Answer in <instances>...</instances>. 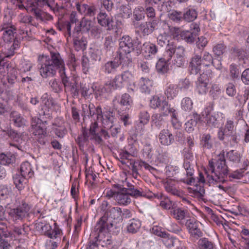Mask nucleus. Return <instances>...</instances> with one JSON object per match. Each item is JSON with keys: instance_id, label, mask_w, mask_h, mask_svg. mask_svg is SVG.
<instances>
[{"instance_id": "39448f33", "label": "nucleus", "mask_w": 249, "mask_h": 249, "mask_svg": "<svg viewBox=\"0 0 249 249\" xmlns=\"http://www.w3.org/2000/svg\"><path fill=\"white\" fill-rule=\"evenodd\" d=\"M94 230L98 232L99 242L102 247L108 249L109 245L108 216L103 215L96 223Z\"/></svg>"}, {"instance_id": "412c9836", "label": "nucleus", "mask_w": 249, "mask_h": 249, "mask_svg": "<svg viewBox=\"0 0 249 249\" xmlns=\"http://www.w3.org/2000/svg\"><path fill=\"white\" fill-rule=\"evenodd\" d=\"M158 138L160 143L164 146L171 145L174 142V137L168 129H163L159 133Z\"/></svg>"}, {"instance_id": "6e6d98bb", "label": "nucleus", "mask_w": 249, "mask_h": 249, "mask_svg": "<svg viewBox=\"0 0 249 249\" xmlns=\"http://www.w3.org/2000/svg\"><path fill=\"white\" fill-rule=\"evenodd\" d=\"M193 102L189 97L184 98L181 101V108L185 111H190L193 108Z\"/></svg>"}, {"instance_id": "cd10ccee", "label": "nucleus", "mask_w": 249, "mask_h": 249, "mask_svg": "<svg viewBox=\"0 0 249 249\" xmlns=\"http://www.w3.org/2000/svg\"><path fill=\"white\" fill-rule=\"evenodd\" d=\"M201 61L203 63V67L204 68H208L211 64H213L217 69L220 70L222 67L221 63L218 60V64L217 65H215V62H213L212 55L208 52H205L201 57Z\"/></svg>"}, {"instance_id": "49530a36", "label": "nucleus", "mask_w": 249, "mask_h": 249, "mask_svg": "<svg viewBox=\"0 0 249 249\" xmlns=\"http://www.w3.org/2000/svg\"><path fill=\"white\" fill-rule=\"evenodd\" d=\"M140 29L145 31L146 30L153 31L157 30L158 27V23L157 20H153L152 22H146L140 25Z\"/></svg>"}, {"instance_id": "a211bd4d", "label": "nucleus", "mask_w": 249, "mask_h": 249, "mask_svg": "<svg viewBox=\"0 0 249 249\" xmlns=\"http://www.w3.org/2000/svg\"><path fill=\"white\" fill-rule=\"evenodd\" d=\"M202 116L206 117V124L211 127H218L219 125V116L217 113L211 114L208 108H206L202 113Z\"/></svg>"}, {"instance_id": "7c9ffc66", "label": "nucleus", "mask_w": 249, "mask_h": 249, "mask_svg": "<svg viewBox=\"0 0 249 249\" xmlns=\"http://www.w3.org/2000/svg\"><path fill=\"white\" fill-rule=\"evenodd\" d=\"M36 230L41 234L47 237H52L50 233L51 226L48 223L43 222H37L35 224Z\"/></svg>"}, {"instance_id": "f257e3e1", "label": "nucleus", "mask_w": 249, "mask_h": 249, "mask_svg": "<svg viewBox=\"0 0 249 249\" xmlns=\"http://www.w3.org/2000/svg\"><path fill=\"white\" fill-rule=\"evenodd\" d=\"M38 60L40 62V73L44 78L52 77L59 70L60 76H61L62 70L65 71L64 60L58 53H50V57L42 55L39 56Z\"/></svg>"}, {"instance_id": "473e14b6", "label": "nucleus", "mask_w": 249, "mask_h": 249, "mask_svg": "<svg viewBox=\"0 0 249 249\" xmlns=\"http://www.w3.org/2000/svg\"><path fill=\"white\" fill-rule=\"evenodd\" d=\"M165 123L162 114L160 113L153 114L151 116V126L160 129Z\"/></svg>"}, {"instance_id": "58836bf2", "label": "nucleus", "mask_w": 249, "mask_h": 249, "mask_svg": "<svg viewBox=\"0 0 249 249\" xmlns=\"http://www.w3.org/2000/svg\"><path fill=\"white\" fill-rule=\"evenodd\" d=\"M112 102L114 105H115L117 103L122 106H131L133 103V100L128 94L124 93L122 95L120 102H119V99L116 97L113 100Z\"/></svg>"}, {"instance_id": "4c0bfd02", "label": "nucleus", "mask_w": 249, "mask_h": 249, "mask_svg": "<svg viewBox=\"0 0 249 249\" xmlns=\"http://www.w3.org/2000/svg\"><path fill=\"white\" fill-rule=\"evenodd\" d=\"M197 13L196 10L191 7H187L183 13V19L190 22L194 20L197 17Z\"/></svg>"}, {"instance_id": "5fc2aeb1", "label": "nucleus", "mask_w": 249, "mask_h": 249, "mask_svg": "<svg viewBox=\"0 0 249 249\" xmlns=\"http://www.w3.org/2000/svg\"><path fill=\"white\" fill-rule=\"evenodd\" d=\"M228 160L235 163H238L240 161L241 156L240 154L234 151L231 150L227 153Z\"/></svg>"}, {"instance_id": "c03bdc74", "label": "nucleus", "mask_w": 249, "mask_h": 249, "mask_svg": "<svg viewBox=\"0 0 249 249\" xmlns=\"http://www.w3.org/2000/svg\"><path fill=\"white\" fill-rule=\"evenodd\" d=\"M162 242L167 248H171L177 245L179 241L176 238L170 237L167 233L166 235L162 238Z\"/></svg>"}, {"instance_id": "a878e982", "label": "nucleus", "mask_w": 249, "mask_h": 249, "mask_svg": "<svg viewBox=\"0 0 249 249\" xmlns=\"http://www.w3.org/2000/svg\"><path fill=\"white\" fill-rule=\"evenodd\" d=\"M10 120L15 126L18 127L25 125L26 123V120L16 111H12L10 113Z\"/></svg>"}, {"instance_id": "0eeeda50", "label": "nucleus", "mask_w": 249, "mask_h": 249, "mask_svg": "<svg viewBox=\"0 0 249 249\" xmlns=\"http://www.w3.org/2000/svg\"><path fill=\"white\" fill-rule=\"evenodd\" d=\"M114 190H110V197H114L120 204L127 205L131 202V199L127 188H121V185L116 183L112 184Z\"/></svg>"}, {"instance_id": "ddd939ff", "label": "nucleus", "mask_w": 249, "mask_h": 249, "mask_svg": "<svg viewBox=\"0 0 249 249\" xmlns=\"http://www.w3.org/2000/svg\"><path fill=\"white\" fill-rule=\"evenodd\" d=\"M88 109L89 110L88 116H90L93 117L94 115H96L97 120H100L105 127L109 124V113L106 112L103 113L101 108L100 107L95 108L93 104L89 105Z\"/></svg>"}, {"instance_id": "69168bd1", "label": "nucleus", "mask_w": 249, "mask_h": 249, "mask_svg": "<svg viewBox=\"0 0 249 249\" xmlns=\"http://www.w3.org/2000/svg\"><path fill=\"white\" fill-rule=\"evenodd\" d=\"M107 16L106 13L101 12L97 17L98 23L102 26H107L109 24V19L107 18Z\"/></svg>"}, {"instance_id": "aec40b11", "label": "nucleus", "mask_w": 249, "mask_h": 249, "mask_svg": "<svg viewBox=\"0 0 249 249\" xmlns=\"http://www.w3.org/2000/svg\"><path fill=\"white\" fill-rule=\"evenodd\" d=\"M202 63L201 56L197 54L195 55L189 63V69L191 74L196 75L199 73L202 68L203 67Z\"/></svg>"}, {"instance_id": "4468645a", "label": "nucleus", "mask_w": 249, "mask_h": 249, "mask_svg": "<svg viewBox=\"0 0 249 249\" xmlns=\"http://www.w3.org/2000/svg\"><path fill=\"white\" fill-rule=\"evenodd\" d=\"M40 101V115L49 117L51 108L54 105L53 98L50 97L47 93H45L41 96Z\"/></svg>"}, {"instance_id": "37998d69", "label": "nucleus", "mask_w": 249, "mask_h": 249, "mask_svg": "<svg viewBox=\"0 0 249 249\" xmlns=\"http://www.w3.org/2000/svg\"><path fill=\"white\" fill-rule=\"evenodd\" d=\"M141 226V223L140 220L133 219L130 220L129 223L127 226V231L129 232L134 233L137 232Z\"/></svg>"}, {"instance_id": "4d7b16f0", "label": "nucleus", "mask_w": 249, "mask_h": 249, "mask_svg": "<svg viewBox=\"0 0 249 249\" xmlns=\"http://www.w3.org/2000/svg\"><path fill=\"white\" fill-rule=\"evenodd\" d=\"M49 85L52 90L55 93H59L62 90V87L61 83L56 79L50 80L49 82Z\"/></svg>"}, {"instance_id": "c9c22d12", "label": "nucleus", "mask_w": 249, "mask_h": 249, "mask_svg": "<svg viewBox=\"0 0 249 249\" xmlns=\"http://www.w3.org/2000/svg\"><path fill=\"white\" fill-rule=\"evenodd\" d=\"M168 59L166 60L165 58H161L159 59L156 64V70L160 74H164L168 72L169 70V66Z\"/></svg>"}, {"instance_id": "0e129e2a", "label": "nucleus", "mask_w": 249, "mask_h": 249, "mask_svg": "<svg viewBox=\"0 0 249 249\" xmlns=\"http://www.w3.org/2000/svg\"><path fill=\"white\" fill-rule=\"evenodd\" d=\"M162 101L159 96H154L150 100V107L153 109H156L161 107Z\"/></svg>"}, {"instance_id": "a19ab883", "label": "nucleus", "mask_w": 249, "mask_h": 249, "mask_svg": "<svg viewBox=\"0 0 249 249\" xmlns=\"http://www.w3.org/2000/svg\"><path fill=\"white\" fill-rule=\"evenodd\" d=\"M178 91L177 86L170 84L166 88L165 90V94L168 99H172L177 95Z\"/></svg>"}, {"instance_id": "79ce46f5", "label": "nucleus", "mask_w": 249, "mask_h": 249, "mask_svg": "<svg viewBox=\"0 0 249 249\" xmlns=\"http://www.w3.org/2000/svg\"><path fill=\"white\" fill-rule=\"evenodd\" d=\"M198 249H213V244L207 238H200L197 243Z\"/></svg>"}, {"instance_id": "393cba45", "label": "nucleus", "mask_w": 249, "mask_h": 249, "mask_svg": "<svg viewBox=\"0 0 249 249\" xmlns=\"http://www.w3.org/2000/svg\"><path fill=\"white\" fill-rule=\"evenodd\" d=\"M190 116V119L185 124V130L188 133L192 132L195 130L197 123L201 120L200 115L195 112H193Z\"/></svg>"}, {"instance_id": "a18cd8bd", "label": "nucleus", "mask_w": 249, "mask_h": 249, "mask_svg": "<svg viewBox=\"0 0 249 249\" xmlns=\"http://www.w3.org/2000/svg\"><path fill=\"white\" fill-rule=\"evenodd\" d=\"M80 90L82 96L85 98H88L94 91L95 89L93 86H92L90 89L89 85L81 83Z\"/></svg>"}, {"instance_id": "20e7f679", "label": "nucleus", "mask_w": 249, "mask_h": 249, "mask_svg": "<svg viewBox=\"0 0 249 249\" xmlns=\"http://www.w3.org/2000/svg\"><path fill=\"white\" fill-rule=\"evenodd\" d=\"M119 46V53H117L114 59L110 61V66L112 69L117 68L121 63L123 53H129L134 49L132 39L128 36H124L121 38Z\"/></svg>"}, {"instance_id": "e433bc0d", "label": "nucleus", "mask_w": 249, "mask_h": 249, "mask_svg": "<svg viewBox=\"0 0 249 249\" xmlns=\"http://www.w3.org/2000/svg\"><path fill=\"white\" fill-rule=\"evenodd\" d=\"M21 175L24 178H30L34 175L31 165L28 161L23 162L20 166Z\"/></svg>"}, {"instance_id": "864d4df0", "label": "nucleus", "mask_w": 249, "mask_h": 249, "mask_svg": "<svg viewBox=\"0 0 249 249\" xmlns=\"http://www.w3.org/2000/svg\"><path fill=\"white\" fill-rule=\"evenodd\" d=\"M209 93L213 99H216L220 96L221 89L218 85L213 84L212 85Z\"/></svg>"}, {"instance_id": "338daca9", "label": "nucleus", "mask_w": 249, "mask_h": 249, "mask_svg": "<svg viewBox=\"0 0 249 249\" xmlns=\"http://www.w3.org/2000/svg\"><path fill=\"white\" fill-rule=\"evenodd\" d=\"M231 76L234 79H238L239 77L240 71L237 66L235 64H231L230 66Z\"/></svg>"}, {"instance_id": "1a4fd4ad", "label": "nucleus", "mask_w": 249, "mask_h": 249, "mask_svg": "<svg viewBox=\"0 0 249 249\" xmlns=\"http://www.w3.org/2000/svg\"><path fill=\"white\" fill-rule=\"evenodd\" d=\"M2 39L7 43L5 45L7 50L3 53L4 57H10L14 54L15 50L18 47V41L14 36V32H4Z\"/></svg>"}, {"instance_id": "6ab92c4d", "label": "nucleus", "mask_w": 249, "mask_h": 249, "mask_svg": "<svg viewBox=\"0 0 249 249\" xmlns=\"http://www.w3.org/2000/svg\"><path fill=\"white\" fill-rule=\"evenodd\" d=\"M234 127L233 121L228 119L225 125V127L219 128L218 132V138L220 141H224L231 133H233Z\"/></svg>"}, {"instance_id": "7ed1b4c3", "label": "nucleus", "mask_w": 249, "mask_h": 249, "mask_svg": "<svg viewBox=\"0 0 249 249\" xmlns=\"http://www.w3.org/2000/svg\"><path fill=\"white\" fill-rule=\"evenodd\" d=\"M108 125L105 127L102 123V126L99 127L96 121L92 122L89 129V133L83 130V135L77 138V141L81 142H86L88 137H90V139L94 140L98 143H102L105 140L107 139L108 137Z\"/></svg>"}, {"instance_id": "680f3d73", "label": "nucleus", "mask_w": 249, "mask_h": 249, "mask_svg": "<svg viewBox=\"0 0 249 249\" xmlns=\"http://www.w3.org/2000/svg\"><path fill=\"white\" fill-rule=\"evenodd\" d=\"M58 127H54V134L60 138H63L67 133V130L64 125H58Z\"/></svg>"}, {"instance_id": "f03ea898", "label": "nucleus", "mask_w": 249, "mask_h": 249, "mask_svg": "<svg viewBox=\"0 0 249 249\" xmlns=\"http://www.w3.org/2000/svg\"><path fill=\"white\" fill-rule=\"evenodd\" d=\"M228 167L223 155L219 156L214 163L213 160L209 161L208 169L205 170L207 178L209 183H224L228 175Z\"/></svg>"}, {"instance_id": "774afa93", "label": "nucleus", "mask_w": 249, "mask_h": 249, "mask_svg": "<svg viewBox=\"0 0 249 249\" xmlns=\"http://www.w3.org/2000/svg\"><path fill=\"white\" fill-rule=\"evenodd\" d=\"M2 131L11 139L16 141L19 138V135L14 129L7 128V129L2 130Z\"/></svg>"}, {"instance_id": "bb28decb", "label": "nucleus", "mask_w": 249, "mask_h": 249, "mask_svg": "<svg viewBox=\"0 0 249 249\" xmlns=\"http://www.w3.org/2000/svg\"><path fill=\"white\" fill-rule=\"evenodd\" d=\"M171 215L180 223L185 218L189 217V213L187 210L178 208L172 209L171 211Z\"/></svg>"}, {"instance_id": "f8f14e48", "label": "nucleus", "mask_w": 249, "mask_h": 249, "mask_svg": "<svg viewBox=\"0 0 249 249\" xmlns=\"http://www.w3.org/2000/svg\"><path fill=\"white\" fill-rule=\"evenodd\" d=\"M65 36L68 41L72 38L74 46L77 51L86 49L87 41L82 32H67Z\"/></svg>"}, {"instance_id": "13d9d810", "label": "nucleus", "mask_w": 249, "mask_h": 249, "mask_svg": "<svg viewBox=\"0 0 249 249\" xmlns=\"http://www.w3.org/2000/svg\"><path fill=\"white\" fill-rule=\"evenodd\" d=\"M28 229V226L24 224L21 226L14 227L13 231L15 235L20 236L27 234Z\"/></svg>"}, {"instance_id": "f704fd0d", "label": "nucleus", "mask_w": 249, "mask_h": 249, "mask_svg": "<svg viewBox=\"0 0 249 249\" xmlns=\"http://www.w3.org/2000/svg\"><path fill=\"white\" fill-rule=\"evenodd\" d=\"M92 28L91 21L83 18L74 27V31H89Z\"/></svg>"}, {"instance_id": "9b49d317", "label": "nucleus", "mask_w": 249, "mask_h": 249, "mask_svg": "<svg viewBox=\"0 0 249 249\" xmlns=\"http://www.w3.org/2000/svg\"><path fill=\"white\" fill-rule=\"evenodd\" d=\"M37 121L36 122L32 121L30 131L35 136V138L40 144L44 145L46 142L47 128L43 126V123H39L41 120L37 119Z\"/></svg>"}, {"instance_id": "4be33fe9", "label": "nucleus", "mask_w": 249, "mask_h": 249, "mask_svg": "<svg viewBox=\"0 0 249 249\" xmlns=\"http://www.w3.org/2000/svg\"><path fill=\"white\" fill-rule=\"evenodd\" d=\"M163 185L166 191L172 195L178 197L183 196V192L178 189L176 185L175 181L171 179H168L166 181H163Z\"/></svg>"}, {"instance_id": "052dcab7", "label": "nucleus", "mask_w": 249, "mask_h": 249, "mask_svg": "<svg viewBox=\"0 0 249 249\" xmlns=\"http://www.w3.org/2000/svg\"><path fill=\"white\" fill-rule=\"evenodd\" d=\"M169 18L174 21H180L183 18V13L177 10H173L168 14Z\"/></svg>"}, {"instance_id": "f3484780", "label": "nucleus", "mask_w": 249, "mask_h": 249, "mask_svg": "<svg viewBox=\"0 0 249 249\" xmlns=\"http://www.w3.org/2000/svg\"><path fill=\"white\" fill-rule=\"evenodd\" d=\"M185 49L183 47L178 46V49L174 54V59L172 60V65L175 68H182L185 65L186 59L185 57Z\"/></svg>"}, {"instance_id": "6e6552de", "label": "nucleus", "mask_w": 249, "mask_h": 249, "mask_svg": "<svg viewBox=\"0 0 249 249\" xmlns=\"http://www.w3.org/2000/svg\"><path fill=\"white\" fill-rule=\"evenodd\" d=\"M130 149V152L127 151H122L120 153L118 156L114 155V152L112 153V154L113 156L118 159L122 163H129V168L132 170L133 176L136 178L138 175V173L135 161L133 159L134 151L136 148L131 147Z\"/></svg>"}, {"instance_id": "e2e57ef3", "label": "nucleus", "mask_w": 249, "mask_h": 249, "mask_svg": "<svg viewBox=\"0 0 249 249\" xmlns=\"http://www.w3.org/2000/svg\"><path fill=\"white\" fill-rule=\"evenodd\" d=\"M139 118L140 124L144 125L148 123L150 116L146 111H142L139 114Z\"/></svg>"}, {"instance_id": "dca6fc26", "label": "nucleus", "mask_w": 249, "mask_h": 249, "mask_svg": "<svg viewBox=\"0 0 249 249\" xmlns=\"http://www.w3.org/2000/svg\"><path fill=\"white\" fill-rule=\"evenodd\" d=\"M61 72L62 73L60 77L65 90L70 91L73 96H78L79 94V89H77L76 82L69 81V77L66 74V71H64L63 70H62Z\"/></svg>"}, {"instance_id": "bf43d9fd", "label": "nucleus", "mask_w": 249, "mask_h": 249, "mask_svg": "<svg viewBox=\"0 0 249 249\" xmlns=\"http://www.w3.org/2000/svg\"><path fill=\"white\" fill-rule=\"evenodd\" d=\"M226 49V46L223 43H219L213 47V51L215 55L219 56L225 52Z\"/></svg>"}, {"instance_id": "5701e85b", "label": "nucleus", "mask_w": 249, "mask_h": 249, "mask_svg": "<svg viewBox=\"0 0 249 249\" xmlns=\"http://www.w3.org/2000/svg\"><path fill=\"white\" fill-rule=\"evenodd\" d=\"M141 52L145 58L149 60L154 58L158 52V48L153 43H145L143 45Z\"/></svg>"}, {"instance_id": "c85d7f7f", "label": "nucleus", "mask_w": 249, "mask_h": 249, "mask_svg": "<svg viewBox=\"0 0 249 249\" xmlns=\"http://www.w3.org/2000/svg\"><path fill=\"white\" fill-rule=\"evenodd\" d=\"M160 110V113L162 114L163 116H167L170 114L172 117L176 118V114H177L176 110L171 107V105L168 104V102L164 100L162 101Z\"/></svg>"}, {"instance_id": "2f4dec72", "label": "nucleus", "mask_w": 249, "mask_h": 249, "mask_svg": "<svg viewBox=\"0 0 249 249\" xmlns=\"http://www.w3.org/2000/svg\"><path fill=\"white\" fill-rule=\"evenodd\" d=\"M139 85L142 92L149 93L153 86V81L148 78L142 77L139 81Z\"/></svg>"}, {"instance_id": "c756f323", "label": "nucleus", "mask_w": 249, "mask_h": 249, "mask_svg": "<svg viewBox=\"0 0 249 249\" xmlns=\"http://www.w3.org/2000/svg\"><path fill=\"white\" fill-rule=\"evenodd\" d=\"M183 167L186 171L187 176H190L191 178L186 180V183L191 185L192 183L195 182V179L193 177L194 173V164L192 162L189 160H185L183 163Z\"/></svg>"}, {"instance_id": "3c124183", "label": "nucleus", "mask_w": 249, "mask_h": 249, "mask_svg": "<svg viewBox=\"0 0 249 249\" xmlns=\"http://www.w3.org/2000/svg\"><path fill=\"white\" fill-rule=\"evenodd\" d=\"M27 178L20 175H16L14 177V182L16 187L19 190H21L24 187V184L26 183V179Z\"/></svg>"}, {"instance_id": "b1692460", "label": "nucleus", "mask_w": 249, "mask_h": 249, "mask_svg": "<svg viewBox=\"0 0 249 249\" xmlns=\"http://www.w3.org/2000/svg\"><path fill=\"white\" fill-rule=\"evenodd\" d=\"M10 71L7 73V83H3V86L6 89L10 90L13 88L17 82L18 71L13 67H10Z\"/></svg>"}, {"instance_id": "9d476101", "label": "nucleus", "mask_w": 249, "mask_h": 249, "mask_svg": "<svg viewBox=\"0 0 249 249\" xmlns=\"http://www.w3.org/2000/svg\"><path fill=\"white\" fill-rule=\"evenodd\" d=\"M203 72L200 74L196 81V90L199 94L205 95L208 90L209 79L213 75L211 70H203Z\"/></svg>"}, {"instance_id": "09e8293b", "label": "nucleus", "mask_w": 249, "mask_h": 249, "mask_svg": "<svg viewBox=\"0 0 249 249\" xmlns=\"http://www.w3.org/2000/svg\"><path fill=\"white\" fill-rule=\"evenodd\" d=\"M178 47H177L173 42H170L166 45L165 53L168 55V61L171 59L173 54L176 53Z\"/></svg>"}, {"instance_id": "2eb2a0df", "label": "nucleus", "mask_w": 249, "mask_h": 249, "mask_svg": "<svg viewBox=\"0 0 249 249\" xmlns=\"http://www.w3.org/2000/svg\"><path fill=\"white\" fill-rule=\"evenodd\" d=\"M75 7L77 11L84 16L93 17L96 13V9L94 5H88L82 1H77Z\"/></svg>"}, {"instance_id": "603ef678", "label": "nucleus", "mask_w": 249, "mask_h": 249, "mask_svg": "<svg viewBox=\"0 0 249 249\" xmlns=\"http://www.w3.org/2000/svg\"><path fill=\"white\" fill-rule=\"evenodd\" d=\"M185 225L188 229L189 233H191L198 227L199 222L194 218L189 219L186 220Z\"/></svg>"}, {"instance_id": "ea45409f", "label": "nucleus", "mask_w": 249, "mask_h": 249, "mask_svg": "<svg viewBox=\"0 0 249 249\" xmlns=\"http://www.w3.org/2000/svg\"><path fill=\"white\" fill-rule=\"evenodd\" d=\"M169 32H163V33L160 34L157 37V42L159 45L163 46L169 43L170 40L172 38L171 35L168 33Z\"/></svg>"}, {"instance_id": "423d86ee", "label": "nucleus", "mask_w": 249, "mask_h": 249, "mask_svg": "<svg viewBox=\"0 0 249 249\" xmlns=\"http://www.w3.org/2000/svg\"><path fill=\"white\" fill-rule=\"evenodd\" d=\"M30 209V206L22 200L16 208L9 210L8 213V215L10 219L14 222L22 221L28 216Z\"/></svg>"}, {"instance_id": "72a5a7b5", "label": "nucleus", "mask_w": 249, "mask_h": 249, "mask_svg": "<svg viewBox=\"0 0 249 249\" xmlns=\"http://www.w3.org/2000/svg\"><path fill=\"white\" fill-rule=\"evenodd\" d=\"M134 18L136 21H134L133 24L136 28L139 27L138 21L142 20L144 18V9L142 6H138L136 7L133 11Z\"/></svg>"}, {"instance_id": "de8ad7c7", "label": "nucleus", "mask_w": 249, "mask_h": 249, "mask_svg": "<svg viewBox=\"0 0 249 249\" xmlns=\"http://www.w3.org/2000/svg\"><path fill=\"white\" fill-rule=\"evenodd\" d=\"M201 143L203 148L211 149L213 147V141L211 136L209 134H204L202 136Z\"/></svg>"}, {"instance_id": "8fccbe9b", "label": "nucleus", "mask_w": 249, "mask_h": 249, "mask_svg": "<svg viewBox=\"0 0 249 249\" xmlns=\"http://www.w3.org/2000/svg\"><path fill=\"white\" fill-rule=\"evenodd\" d=\"M94 63L93 61L89 60V58L85 56H83L82 61V70L85 73H87L89 70L92 68Z\"/></svg>"}]
</instances>
